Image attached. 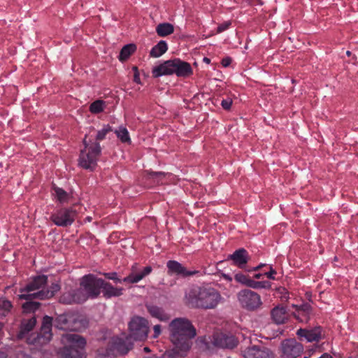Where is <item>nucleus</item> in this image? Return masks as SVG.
<instances>
[{
  "label": "nucleus",
  "instance_id": "obj_5",
  "mask_svg": "<svg viewBox=\"0 0 358 358\" xmlns=\"http://www.w3.org/2000/svg\"><path fill=\"white\" fill-rule=\"evenodd\" d=\"M101 152L99 143L94 142L88 149L80 150L78 165L86 170L93 171L97 166L98 157Z\"/></svg>",
  "mask_w": 358,
  "mask_h": 358
},
{
  "label": "nucleus",
  "instance_id": "obj_1",
  "mask_svg": "<svg viewBox=\"0 0 358 358\" xmlns=\"http://www.w3.org/2000/svg\"><path fill=\"white\" fill-rule=\"evenodd\" d=\"M188 306L201 309H213L222 301L220 292L213 287H197L191 289L185 295Z\"/></svg>",
  "mask_w": 358,
  "mask_h": 358
},
{
  "label": "nucleus",
  "instance_id": "obj_59",
  "mask_svg": "<svg viewBox=\"0 0 358 358\" xmlns=\"http://www.w3.org/2000/svg\"><path fill=\"white\" fill-rule=\"evenodd\" d=\"M282 297L283 299H285L286 300H287V299H288V298H289L287 296H285H285H282Z\"/></svg>",
  "mask_w": 358,
  "mask_h": 358
},
{
  "label": "nucleus",
  "instance_id": "obj_61",
  "mask_svg": "<svg viewBox=\"0 0 358 358\" xmlns=\"http://www.w3.org/2000/svg\"><path fill=\"white\" fill-rule=\"evenodd\" d=\"M292 83H296V80H295L294 79H292Z\"/></svg>",
  "mask_w": 358,
  "mask_h": 358
},
{
  "label": "nucleus",
  "instance_id": "obj_39",
  "mask_svg": "<svg viewBox=\"0 0 358 358\" xmlns=\"http://www.w3.org/2000/svg\"><path fill=\"white\" fill-rule=\"evenodd\" d=\"M113 131L112 127L109 124L104 125L103 129L98 131L97 134L96 136V142L103 140L106 135Z\"/></svg>",
  "mask_w": 358,
  "mask_h": 358
},
{
  "label": "nucleus",
  "instance_id": "obj_10",
  "mask_svg": "<svg viewBox=\"0 0 358 358\" xmlns=\"http://www.w3.org/2000/svg\"><path fill=\"white\" fill-rule=\"evenodd\" d=\"M82 320L77 314L68 313L58 315L54 322V326L59 329L78 330L80 327Z\"/></svg>",
  "mask_w": 358,
  "mask_h": 358
},
{
  "label": "nucleus",
  "instance_id": "obj_57",
  "mask_svg": "<svg viewBox=\"0 0 358 358\" xmlns=\"http://www.w3.org/2000/svg\"><path fill=\"white\" fill-rule=\"evenodd\" d=\"M351 54H352V53H351V52H350V51H349V50H348V51L346 52V55H347L348 56H350V55H351Z\"/></svg>",
  "mask_w": 358,
  "mask_h": 358
},
{
  "label": "nucleus",
  "instance_id": "obj_40",
  "mask_svg": "<svg viewBox=\"0 0 358 358\" xmlns=\"http://www.w3.org/2000/svg\"><path fill=\"white\" fill-rule=\"evenodd\" d=\"M234 278L237 282L243 285H245L248 287H249V282H250L252 280L250 278H248V276H246L245 275L241 273L236 274Z\"/></svg>",
  "mask_w": 358,
  "mask_h": 358
},
{
  "label": "nucleus",
  "instance_id": "obj_14",
  "mask_svg": "<svg viewBox=\"0 0 358 358\" xmlns=\"http://www.w3.org/2000/svg\"><path fill=\"white\" fill-rule=\"evenodd\" d=\"M212 343L215 347L231 350L238 345V341L230 333L216 332L213 336Z\"/></svg>",
  "mask_w": 358,
  "mask_h": 358
},
{
  "label": "nucleus",
  "instance_id": "obj_22",
  "mask_svg": "<svg viewBox=\"0 0 358 358\" xmlns=\"http://www.w3.org/2000/svg\"><path fill=\"white\" fill-rule=\"evenodd\" d=\"M131 339L129 336L125 339L117 338L113 342V347L120 355H126L133 348Z\"/></svg>",
  "mask_w": 358,
  "mask_h": 358
},
{
  "label": "nucleus",
  "instance_id": "obj_62",
  "mask_svg": "<svg viewBox=\"0 0 358 358\" xmlns=\"http://www.w3.org/2000/svg\"><path fill=\"white\" fill-rule=\"evenodd\" d=\"M305 358H306V357H305Z\"/></svg>",
  "mask_w": 358,
  "mask_h": 358
},
{
  "label": "nucleus",
  "instance_id": "obj_23",
  "mask_svg": "<svg viewBox=\"0 0 358 358\" xmlns=\"http://www.w3.org/2000/svg\"><path fill=\"white\" fill-rule=\"evenodd\" d=\"M228 259L232 260L234 265L243 268L248 261V252L243 248L238 249L230 255Z\"/></svg>",
  "mask_w": 358,
  "mask_h": 358
},
{
  "label": "nucleus",
  "instance_id": "obj_56",
  "mask_svg": "<svg viewBox=\"0 0 358 358\" xmlns=\"http://www.w3.org/2000/svg\"><path fill=\"white\" fill-rule=\"evenodd\" d=\"M144 351L146 352H150V350L148 347H145L144 348Z\"/></svg>",
  "mask_w": 358,
  "mask_h": 358
},
{
  "label": "nucleus",
  "instance_id": "obj_25",
  "mask_svg": "<svg viewBox=\"0 0 358 358\" xmlns=\"http://www.w3.org/2000/svg\"><path fill=\"white\" fill-rule=\"evenodd\" d=\"M271 317L278 324H284L288 319V313L284 306H276L271 310Z\"/></svg>",
  "mask_w": 358,
  "mask_h": 358
},
{
  "label": "nucleus",
  "instance_id": "obj_6",
  "mask_svg": "<svg viewBox=\"0 0 358 358\" xmlns=\"http://www.w3.org/2000/svg\"><path fill=\"white\" fill-rule=\"evenodd\" d=\"M129 336L130 338L143 341H145L149 332L148 321L140 316H134L128 324Z\"/></svg>",
  "mask_w": 358,
  "mask_h": 358
},
{
  "label": "nucleus",
  "instance_id": "obj_47",
  "mask_svg": "<svg viewBox=\"0 0 358 358\" xmlns=\"http://www.w3.org/2000/svg\"><path fill=\"white\" fill-rule=\"evenodd\" d=\"M134 81L136 82V83H138L140 84L141 83V80H140V76H139V73H134Z\"/></svg>",
  "mask_w": 358,
  "mask_h": 358
},
{
  "label": "nucleus",
  "instance_id": "obj_51",
  "mask_svg": "<svg viewBox=\"0 0 358 358\" xmlns=\"http://www.w3.org/2000/svg\"><path fill=\"white\" fill-rule=\"evenodd\" d=\"M264 274L262 273H257L254 275V278L259 279L263 276Z\"/></svg>",
  "mask_w": 358,
  "mask_h": 358
},
{
  "label": "nucleus",
  "instance_id": "obj_32",
  "mask_svg": "<svg viewBox=\"0 0 358 358\" xmlns=\"http://www.w3.org/2000/svg\"><path fill=\"white\" fill-rule=\"evenodd\" d=\"M13 306L10 301L1 298L0 299V318L6 317L10 312Z\"/></svg>",
  "mask_w": 358,
  "mask_h": 358
},
{
  "label": "nucleus",
  "instance_id": "obj_9",
  "mask_svg": "<svg viewBox=\"0 0 358 358\" xmlns=\"http://www.w3.org/2000/svg\"><path fill=\"white\" fill-rule=\"evenodd\" d=\"M237 298L242 308L248 310H255L262 305L259 294L248 289L241 290Z\"/></svg>",
  "mask_w": 358,
  "mask_h": 358
},
{
  "label": "nucleus",
  "instance_id": "obj_20",
  "mask_svg": "<svg viewBox=\"0 0 358 358\" xmlns=\"http://www.w3.org/2000/svg\"><path fill=\"white\" fill-rule=\"evenodd\" d=\"M172 343L174 347L166 350L162 355V358H185L191 348V347H187L181 343Z\"/></svg>",
  "mask_w": 358,
  "mask_h": 358
},
{
  "label": "nucleus",
  "instance_id": "obj_41",
  "mask_svg": "<svg viewBox=\"0 0 358 358\" xmlns=\"http://www.w3.org/2000/svg\"><path fill=\"white\" fill-rule=\"evenodd\" d=\"M95 358H115L110 350L107 349H100L97 351Z\"/></svg>",
  "mask_w": 358,
  "mask_h": 358
},
{
  "label": "nucleus",
  "instance_id": "obj_52",
  "mask_svg": "<svg viewBox=\"0 0 358 358\" xmlns=\"http://www.w3.org/2000/svg\"><path fill=\"white\" fill-rule=\"evenodd\" d=\"M132 70L134 71V73H139L137 66H133Z\"/></svg>",
  "mask_w": 358,
  "mask_h": 358
},
{
  "label": "nucleus",
  "instance_id": "obj_50",
  "mask_svg": "<svg viewBox=\"0 0 358 358\" xmlns=\"http://www.w3.org/2000/svg\"><path fill=\"white\" fill-rule=\"evenodd\" d=\"M265 264H261L259 265H258L257 266L255 267L252 268V271H258L262 267L264 266Z\"/></svg>",
  "mask_w": 358,
  "mask_h": 358
},
{
  "label": "nucleus",
  "instance_id": "obj_37",
  "mask_svg": "<svg viewBox=\"0 0 358 358\" xmlns=\"http://www.w3.org/2000/svg\"><path fill=\"white\" fill-rule=\"evenodd\" d=\"M105 102L102 100H96L91 103L90 111L93 114H97L103 110Z\"/></svg>",
  "mask_w": 358,
  "mask_h": 358
},
{
  "label": "nucleus",
  "instance_id": "obj_31",
  "mask_svg": "<svg viewBox=\"0 0 358 358\" xmlns=\"http://www.w3.org/2000/svg\"><path fill=\"white\" fill-rule=\"evenodd\" d=\"M167 49L168 46L166 43L164 41H160L152 48L150 55L152 57H159L165 53Z\"/></svg>",
  "mask_w": 358,
  "mask_h": 358
},
{
  "label": "nucleus",
  "instance_id": "obj_33",
  "mask_svg": "<svg viewBox=\"0 0 358 358\" xmlns=\"http://www.w3.org/2000/svg\"><path fill=\"white\" fill-rule=\"evenodd\" d=\"M53 189L55 191V196L59 203H64L68 202L70 195L66 191L55 186L53 187Z\"/></svg>",
  "mask_w": 358,
  "mask_h": 358
},
{
  "label": "nucleus",
  "instance_id": "obj_2",
  "mask_svg": "<svg viewBox=\"0 0 358 358\" xmlns=\"http://www.w3.org/2000/svg\"><path fill=\"white\" fill-rule=\"evenodd\" d=\"M170 339L172 343H181L192 347V339L196 331L192 322L187 318L178 317L173 320L169 325Z\"/></svg>",
  "mask_w": 358,
  "mask_h": 358
},
{
  "label": "nucleus",
  "instance_id": "obj_27",
  "mask_svg": "<svg viewBox=\"0 0 358 358\" xmlns=\"http://www.w3.org/2000/svg\"><path fill=\"white\" fill-rule=\"evenodd\" d=\"M59 289L60 286L58 284L52 283L50 289L36 292V296H38L39 300L48 299L52 297Z\"/></svg>",
  "mask_w": 358,
  "mask_h": 358
},
{
  "label": "nucleus",
  "instance_id": "obj_55",
  "mask_svg": "<svg viewBox=\"0 0 358 358\" xmlns=\"http://www.w3.org/2000/svg\"><path fill=\"white\" fill-rule=\"evenodd\" d=\"M0 358H6L4 352L0 351Z\"/></svg>",
  "mask_w": 358,
  "mask_h": 358
},
{
  "label": "nucleus",
  "instance_id": "obj_38",
  "mask_svg": "<svg viewBox=\"0 0 358 358\" xmlns=\"http://www.w3.org/2000/svg\"><path fill=\"white\" fill-rule=\"evenodd\" d=\"M148 178L150 179L154 180V182L157 183L162 182V180L166 178V176L169 175V173H164V172H154V171H150L148 172Z\"/></svg>",
  "mask_w": 358,
  "mask_h": 358
},
{
  "label": "nucleus",
  "instance_id": "obj_34",
  "mask_svg": "<svg viewBox=\"0 0 358 358\" xmlns=\"http://www.w3.org/2000/svg\"><path fill=\"white\" fill-rule=\"evenodd\" d=\"M295 307L297 308V310L299 312H300L299 314L301 315V316H303L304 318L303 319H300V320L301 322H308V320H309V314L311 311V309H312V307L310 304L308 303H303L302 305H301L300 306H294Z\"/></svg>",
  "mask_w": 358,
  "mask_h": 358
},
{
  "label": "nucleus",
  "instance_id": "obj_17",
  "mask_svg": "<svg viewBox=\"0 0 358 358\" xmlns=\"http://www.w3.org/2000/svg\"><path fill=\"white\" fill-rule=\"evenodd\" d=\"M87 301V297L81 289H72L64 292L59 298L63 304L81 303Z\"/></svg>",
  "mask_w": 358,
  "mask_h": 358
},
{
  "label": "nucleus",
  "instance_id": "obj_46",
  "mask_svg": "<svg viewBox=\"0 0 358 358\" xmlns=\"http://www.w3.org/2000/svg\"><path fill=\"white\" fill-rule=\"evenodd\" d=\"M231 63V59L229 57H224L222 59L221 64L224 67H227Z\"/></svg>",
  "mask_w": 358,
  "mask_h": 358
},
{
  "label": "nucleus",
  "instance_id": "obj_49",
  "mask_svg": "<svg viewBox=\"0 0 358 358\" xmlns=\"http://www.w3.org/2000/svg\"><path fill=\"white\" fill-rule=\"evenodd\" d=\"M222 275L223 276L224 278H225L226 280H229V281H231L232 280V278L230 277L229 275L227 274H224V273H222Z\"/></svg>",
  "mask_w": 358,
  "mask_h": 358
},
{
  "label": "nucleus",
  "instance_id": "obj_19",
  "mask_svg": "<svg viewBox=\"0 0 358 358\" xmlns=\"http://www.w3.org/2000/svg\"><path fill=\"white\" fill-rule=\"evenodd\" d=\"M296 335L302 339L304 338L308 342L319 341L322 337V327L320 326L312 329H299Z\"/></svg>",
  "mask_w": 358,
  "mask_h": 358
},
{
  "label": "nucleus",
  "instance_id": "obj_4",
  "mask_svg": "<svg viewBox=\"0 0 358 358\" xmlns=\"http://www.w3.org/2000/svg\"><path fill=\"white\" fill-rule=\"evenodd\" d=\"M64 338L69 344L60 350L62 358H83L86 339L76 334H67Z\"/></svg>",
  "mask_w": 358,
  "mask_h": 358
},
{
  "label": "nucleus",
  "instance_id": "obj_30",
  "mask_svg": "<svg viewBox=\"0 0 358 358\" xmlns=\"http://www.w3.org/2000/svg\"><path fill=\"white\" fill-rule=\"evenodd\" d=\"M173 25L169 22L160 23L156 27V32L161 37L169 36L173 34Z\"/></svg>",
  "mask_w": 358,
  "mask_h": 358
},
{
  "label": "nucleus",
  "instance_id": "obj_8",
  "mask_svg": "<svg viewBox=\"0 0 358 358\" xmlns=\"http://www.w3.org/2000/svg\"><path fill=\"white\" fill-rule=\"evenodd\" d=\"M103 279L97 278L94 274L85 275L80 282V288L85 292L87 299L97 298L101 292Z\"/></svg>",
  "mask_w": 358,
  "mask_h": 358
},
{
  "label": "nucleus",
  "instance_id": "obj_7",
  "mask_svg": "<svg viewBox=\"0 0 358 358\" xmlns=\"http://www.w3.org/2000/svg\"><path fill=\"white\" fill-rule=\"evenodd\" d=\"M152 271L150 266H145L143 271L137 272V264L131 266V273L122 280L117 277L116 272L103 273V275L109 280H113L115 283L124 282L125 283L134 284L139 282L145 276L148 275Z\"/></svg>",
  "mask_w": 358,
  "mask_h": 358
},
{
  "label": "nucleus",
  "instance_id": "obj_54",
  "mask_svg": "<svg viewBox=\"0 0 358 358\" xmlns=\"http://www.w3.org/2000/svg\"><path fill=\"white\" fill-rule=\"evenodd\" d=\"M145 358H162V356L161 357H157V355H151V356L146 357H145Z\"/></svg>",
  "mask_w": 358,
  "mask_h": 358
},
{
  "label": "nucleus",
  "instance_id": "obj_21",
  "mask_svg": "<svg viewBox=\"0 0 358 358\" xmlns=\"http://www.w3.org/2000/svg\"><path fill=\"white\" fill-rule=\"evenodd\" d=\"M168 273L169 274H176L182 277L192 275L197 273L196 271H189L180 263L174 260H169L166 264Z\"/></svg>",
  "mask_w": 358,
  "mask_h": 358
},
{
  "label": "nucleus",
  "instance_id": "obj_13",
  "mask_svg": "<svg viewBox=\"0 0 358 358\" xmlns=\"http://www.w3.org/2000/svg\"><path fill=\"white\" fill-rule=\"evenodd\" d=\"M76 210L73 208H62L52 214L50 220L57 226L66 227L71 225L75 220Z\"/></svg>",
  "mask_w": 358,
  "mask_h": 358
},
{
  "label": "nucleus",
  "instance_id": "obj_42",
  "mask_svg": "<svg viewBox=\"0 0 358 358\" xmlns=\"http://www.w3.org/2000/svg\"><path fill=\"white\" fill-rule=\"evenodd\" d=\"M231 25V22L229 21L224 22V23L220 24L217 28V33H221L226 29H227Z\"/></svg>",
  "mask_w": 358,
  "mask_h": 358
},
{
  "label": "nucleus",
  "instance_id": "obj_3",
  "mask_svg": "<svg viewBox=\"0 0 358 358\" xmlns=\"http://www.w3.org/2000/svg\"><path fill=\"white\" fill-rule=\"evenodd\" d=\"M176 74L178 77L186 78L193 73L191 65L185 61L176 58L164 62L152 70L153 78Z\"/></svg>",
  "mask_w": 358,
  "mask_h": 358
},
{
  "label": "nucleus",
  "instance_id": "obj_44",
  "mask_svg": "<svg viewBox=\"0 0 358 358\" xmlns=\"http://www.w3.org/2000/svg\"><path fill=\"white\" fill-rule=\"evenodd\" d=\"M231 104H232V101L230 99H224L222 101V103H221L222 108L225 110L230 109Z\"/></svg>",
  "mask_w": 358,
  "mask_h": 358
},
{
  "label": "nucleus",
  "instance_id": "obj_48",
  "mask_svg": "<svg viewBox=\"0 0 358 358\" xmlns=\"http://www.w3.org/2000/svg\"><path fill=\"white\" fill-rule=\"evenodd\" d=\"M83 144L85 145L84 149H88L90 145V143L87 141V136H85V138L83 139Z\"/></svg>",
  "mask_w": 358,
  "mask_h": 358
},
{
  "label": "nucleus",
  "instance_id": "obj_60",
  "mask_svg": "<svg viewBox=\"0 0 358 358\" xmlns=\"http://www.w3.org/2000/svg\"><path fill=\"white\" fill-rule=\"evenodd\" d=\"M223 263H224V262H223V261H220L217 264H218V265H220V264H223Z\"/></svg>",
  "mask_w": 358,
  "mask_h": 358
},
{
  "label": "nucleus",
  "instance_id": "obj_16",
  "mask_svg": "<svg viewBox=\"0 0 358 358\" xmlns=\"http://www.w3.org/2000/svg\"><path fill=\"white\" fill-rule=\"evenodd\" d=\"M20 299H24L26 301L22 304V308L23 313H35L40 309L41 303L40 302L34 301L38 299V296H36V292L33 293H22L19 295Z\"/></svg>",
  "mask_w": 358,
  "mask_h": 358
},
{
  "label": "nucleus",
  "instance_id": "obj_12",
  "mask_svg": "<svg viewBox=\"0 0 358 358\" xmlns=\"http://www.w3.org/2000/svg\"><path fill=\"white\" fill-rule=\"evenodd\" d=\"M52 317L45 315L43 318L40 332L32 339L30 338L29 343L32 344H43L50 341L52 338Z\"/></svg>",
  "mask_w": 358,
  "mask_h": 358
},
{
  "label": "nucleus",
  "instance_id": "obj_45",
  "mask_svg": "<svg viewBox=\"0 0 358 358\" xmlns=\"http://www.w3.org/2000/svg\"><path fill=\"white\" fill-rule=\"evenodd\" d=\"M154 335L153 338H157L161 334V326L159 324L155 325L153 327Z\"/></svg>",
  "mask_w": 358,
  "mask_h": 358
},
{
  "label": "nucleus",
  "instance_id": "obj_18",
  "mask_svg": "<svg viewBox=\"0 0 358 358\" xmlns=\"http://www.w3.org/2000/svg\"><path fill=\"white\" fill-rule=\"evenodd\" d=\"M48 282V276L40 275L34 276L24 287L20 289L21 293H31V292L43 288Z\"/></svg>",
  "mask_w": 358,
  "mask_h": 358
},
{
  "label": "nucleus",
  "instance_id": "obj_53",
  "mask_svg": "<svg viewBox=\"0 0 358 358\" xmlns=\"http://www.w3.org/2000/svg\"><path fill=\"white\" fill-rule=\"evenodd\" d=\"M203 60L206 64H209L210 62V59L209 58H208V57H204Z\"/></svg>",
  "mask_w": 358,
  "mask_h": 358
},
{
  "label": "nucleus",
  "instance_id": "obj_43",
  "mask_svg": "<svg viewBox=\"0 0 358 358\" xmlns=\"http://www.w3.org/2000/svg\"><path fill=\"white\" fill-rule=\"evenodd\" d=\"M270 271L268 272L265 273L264 275H265L268 278L271 280H275V275L277 273L276 271L271 266L269 267Z\"/></svg>",
  "mask_w": 358,
  "mask_h": 358
},
{
  "label": "nucleus",
  "instance_id": "obj_29",
  "mask_svg": "<svg viewBox=\"0 0 358 358\" xmlns=\"http://www.w3.org/2000/svg\"><path fill=\"white\" fill-rule=\"evenodd\" d=\"M136 49L137 47L134 43L125 45L120 50L118 56L119 60L122 62L127 61L136 52Z\"/></svg>",
  "mask_w": 358,
  "mask_h": 358
},
{
  "label": "nucleus",
  "instance_id": "obj_28",
  "mask_svg": "<svg viewBox=\"0 0 358 358\" xmlns=\"http://www.w3.org/2000/svg\"><path fill=\"white\" fill-rule=\"evenodd\" d=\"M147 310L148 313L154 317H156L162 321H166L169 319V315L164 312V310L157 306L147 305Z\"/></svg>",
  "mask_w": 358,
  "mask_h": 358
},
{
  "label": "nucleus",
  "instance_id": "obj_58",
  "mask_svg": "<svg viewBox=\"0 0 358 358\" xmlns=\"http://www.w3.org/2000/svg\"><path fill=\"white\" fill-rule=\"evenodd\" d=\"M3 327V324L2 322H0V331L2 329Z\"/></svg>",
  "mask_w": 358,
  "mask_h": 358
},
{
  "label": "nucleus",
  "instance_id": "obj_36",
  "mask_svg": "<svg viewBox=\"0 0 358 358\" xmlns=\"http://www.w3.org/2000/svg\"><path fill=\"white\" fill-rule=\"evenodd\" d=\"M271 287V284L268 281H255L254 280H251L249 282V287L252 289H270Z\"/></svg>",
  "mask_w": 358,
  "mask_h": 358
},
{
  "label": "nucleus",
  "instance_id": "obj_26",
  "mask_svg": "<svg viewBox=\"0 0 358 358\" xmlns=\"http://www.w3.org/2000/svg\"><path fill=\"white\" fill-rule=\"evenodd\" d=\"M36 324V315L31 317L29 319H23L21 322L20 329L18 333V338H22L25 334L31 331Z\"/></svg>",
  "mask_w": 358,
  "mask_h": 358
},
{
  "label": "nucleus",
  "instance_id": "obj_24",
  "mask_svg": "<svg viewBox=\"0 0 358 358\" xmlns=\"http://www.w3.org/2000/svg\"><path fill=\"white\" fill-rule=\"evenodd\" d=\"M122 288L115 287L110 283L103 280L101 292L103 296L106 299H110L112 297H117L122 296L123 292Z\"/></svg>",
  "mask_w": 358,
  "mask_h": 358
},
{
  "label": "nucleus",
  "instance_id": "obj_11",
  "mask_svg": "<svg viewBox=\"0 0 358 358\" xmlns=\"http://www.w3.org/2000/svg\"><path fill=\"white\" fill-rule=\"evenodd\" d=\"M281 357L283 358H297L303 352V346L295 338L282 341L280 345Z\"/></svg>",
  "mask_w": 358,
  "mask_h": 358
},
{
  "label": "nucleus",
  "instance_id": "obj_15",
  "mask_svg": "<svg viewBox=\"0 0 358 358\" xmlns=\"http://www.w3.org/2000/svg\"><path fill=\"white\" fill-rule=\"evenodd\" d=\"M244 358H275L274 352L264 345H254L242 350Z\"/></svg>",
  "mask_w": 358,
  "mask_h": 358
},
{
  "label": "nucleus",
  "instance_id": "obj_35",
  "mask_svg": "<svg viewBox=\"0 0 358 358\" xmlns=\"http://www.w3.org/2000/svg\"><path fill=\"white\" fill-rule=\"evenodd\" d=\"M115 133L121 142L131 143L129 132L125 127H120L118 129L115 131Z\"/></svg>",
  "mask_w": 358,
  "mask_h": 358
}]
</instances>
